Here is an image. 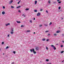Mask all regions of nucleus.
I'll return each mask as SVG.
<instances>
[{
    "instance_id": "obj_52",
    "label": "nucleus",
    "mask_w": 64,
    "mask_h": 64,
    "mask_svg": "<svg viewBox=\"0 0 64 64\" xmlns=\"http://www.w3.org/2000/svg\"><path fill=\"white\" fill-rule=\"evenodd\" d=\"M51 64V63H50L49 64Z\"/></svg>"
},
{
    "instance_id": "obj_10",
    "label": "nucleus",
    "mask_w": 64,
    "mask_h": 64,
    "mask_svg": "<svg viewBox=\"0 0 64 64\" xmlns=\"http://www.w3.org/2000/svg\"><path fill=\"white\" fill-rule=\"evenodd\" d=\"M10 23H8V24H6V26H7L8 25H10Z\"/></svg>"
},
{
    "instance_id": "obj_26",
    "label": "nucleus",
    "mask_w": 64,
    "mask_h": 64,
    "mask_svg": "<svg viewBox=\"0 0 64 64\" xmlns=\"http://www.w3.org/2000/svg\"><path fill=\"white\" fill-rule=\"evenodd\" d=\"M44 26H47L48 25L46 24H44Z\"/></svg>"
},
{
    "instance_id": "obj_1",
    "label": "nucleus",
    "mask_w": 64,
    "mask_h": 64,
    "mask_svg": "<svg viewBox=\"0 0 64 64\" xmlns=\"http://www.w3.org/2000/svg\"><path fill=\"white\" fill-rule=\"evenodd\" d=\"M30 51L31 52H33L34 54H36V52H35V50H34V48H33L32 50H30Z\"/></svg>"
},
{
    "instance_id": "obj_17",
    "label": "nucleus",
    "mask_w": 64,
    "mask_h": 64,
    "mask_svg": "<svg viewBox=\"0 0 64 64\" xmlns=\"http://www.w3.org/2000/svg\"><path fill=\"white\" fill-rule=\"evenodd\" d=\"M52 24V22H50L49 24V25L50 26Z\"/></svg>"
},
{
    "instance_id": "obj_19",
    "label": "nucleus",
    "mask_w": 64,
    "mask_h": 64,
    "mask_svg": "<svg viewBox=\"0 0 64 64\" xmlns=\"http://www.w3.org/2000/svg\"><path fill=\"white\" fill-rule=\"evenodd\" d=\"M49 4H50V1L49 0L48 1Z\"/></svg>"
},
{
    "instance_id": "obj_44",
    "label": "nucleus",
    "mask_w": 64,
    "mask_h": 64,
    "mask_svg": "<svg viewBox=\"0 0 64 64\" xmlns=\"http://www.w3.org/2000/svg\"><path fill=\"white\" fill-rule=\"evenodd\" d=\"M9 36H10V35H8V37H9Z\"/></svg>"
},
{
    "instance_id": "obj_29",
    "label": "nucleus",
    "mask_w": 64,
    "mask_h": 64,
    "mask_svg": "<svg viewBox=\"0 0 64 64\" xmlns=\"http://www.w3.org/2000/svg\"><path fill=\"white\" fill-rule=\"evenodd\" d=\"M42 26V24H40V27H41Z\"/></svg>"
},
{
    "instance_id": "obj_43",
    "label": "nucleus",
    "mask_w": 64,
    "mask_h": 64,
    "mask_svg": "<svg viewBox=\"0 0 64 64\" xmlns=\"http://www.w3.org/2000/svg\"><path fill=\"white\" fill-rule=\"evenodd\" d=\"M46 13H48V12L47 10H46Z\"/></svg>"
},
{
    "instance_id": "obj_21",
    "label": "nucleus",
    "mask_w": 64,
    "mask_h": 64,
    "mask_svg": "<svg viewBox=\"0 0 64 64\" xmlns=\"http://www.w3.org/2000/svg\"><path fill=\"white\" fill-rule=\"evenodd\" d=\"M8 48H9V47L8 46H7L6 48V49H8Z\"/></svg>"
},
{
    "instance_id": "obj_13",
    "label": "nucleus",
    "mask_w": 64,
    "mask_h": 64,
    "mask_svg": "<svg viewBox=\"0 0 64 64\" xmlns=\"http://www.w3.org/2000/svg\"><path fill=\"white\" fill-rule=\"evenodd\" d=\"M35 12H37V10H34Z\"/></svg>"
},
{
    "instance_id": "obj_53",
    "label": "nucleus",
    "mask_w": 64,
    "mask_h": 64,
    "mask_svg": "<svg viewBox=\"0 0 64 64\" xmlns=\"http://www.w3.org/2000/svg\"><path fill=\"white\" fill-rule=\"evenodd\" d=\"M20 2H21V0L20 1L18 2L20 3Z\"/></svg>"
},
{
    "instance_id": "obj_28",
    "label": "nucleus",
    "mask_w": 64,
    "mask_h": 64,
    "mask_svg": "<svg viewBox=\"0 0 64 64\" xmlns=\"http://www.w3.org/2000/svg\"><path fill=\"white\" fill-rule=\"evenodd\" d=\"M61 8V7H58V9L59 10H60V8Z\"/></svg>"
},
{
    "instance_id": "obj_22",
    "label": "nucleus",
    "mask_w": 64,
    "mask_h": 64,
    "mask_svg": "<svg viewBox=\"0 0 64 64\" xmlns=\"http://www.w3.org/2000/svg\"><path fill=\"white\" fill-rule=\"evenodd\" d=\"M11 8H14V7L12 6H11Z\"/></svg>"
},
{
    "instance_id": "obj_59",
    "label": "nucleus",
    "mask_w": 64,
    "mask_h": 64,
    "mask_svg": "<svg viewBox=\"0 0 64 64\" xmlns=\"http://www.w3.org/2000/svg\"><path fill=\"white\" fill-rule=\"evenodd\" d=\"M40 62H41V61H40Z\"/></svg>"
},
{
    "instance_id": "obj_51",
    "label": "nucleus",
    "mask_w": 64,
    "mask_h": 64,
    "mask_svg": "<svg viewBox=\"0 0 64 64\" xmlns=\"http://www.w3.org/2000/svg\"><path fill=\"white\" fill-rule=\"evenodd\" d=\"M34 34H35V32H34Z\"/></svg>"
},
{
    "instance_id": "obj_4",
    "label": "nucleus",
    "mask_w": 64,
    "mask_h": 64,
    "mask_svg": "<svg viewBox=\"0 0 64 64\" xmlns=\"http://www.w3.org/2000/svg\"><path fill=\"white\" fill-rule=\"evenodd\" d=\"M40 15H41V14L39 12H38L37 13V16H40Z\"/></svg>"
},
{
    "instance_id": "obj_7",
    "label": "nucleus",
    "mask_w": 64,
    "mask_h": 64,
    "mask_svg": "<svg viewBox=\"0 0 64 64\" xmlns=\"http://www.w3.org/2000/svg\"><path fill=\"white\" fill-rule=\"evenodd\" d=\"M22 16H24V17H25L26 16L24 14H22Z\"/></svg>"
},
{
    "instance_id": "obj_32",
    "label": "nucleus",
    "mask_w": 64,
    "mask_h": 64,
    "mask_svg": "<svg viewBox=\"0 0 64 64\" xmlns=\"http://www.w3.org/2000/svg\"><path fill=\"white\" fill-rule=\"evenodd\" d=\"M50 34H48V36H50Z\"/></svg>"
},
{
    "instance_id": "obj_8",
    "label": "nucleus",
    "mask_w": 64,
    "mask_h": 64,
    "mask_svg": "<svg viewBox=\"0 0 64 64\" xmlns=\"http://www.w3.org/2000/svg\"><path fill=\"white\" fill-rule=\"evenodd\" d=\"M60 31H59V30H58V31H56V32L57 33H60Z\"/></svg>"
},
{
    "instance_id": "obj_42",
    "label": "nucleus",
    "mask_w": 64,
    "mask_h": 64,
    "mask_svg": "<svg viewBox=\"0 0 64 64\" xmlns=\"http://www.w3.org/2000/svg\"><path fill=\"white\" fill-rule=\"evenodd\" d=\"M42 10H43L42 9H40V11H42Z\"/></svg>"
},
{
    "instance_id": "obj_12",
    "label": "nucleus",
    "mask_w": 64,
    "mask_h": 64,
    "mask_svg": "<svg viewBox=\"0 0 64 64\" xmlns=\"http://www.w3.org/2000/svg\"><path fill=\"white\" fill-rule=\"evenodd\" d=\"M37 1L36 0L35 1V4H37Z\"/></svg>"
},
{
    "instance_id": "obj_30",
    "label": "nucleus",
    "mask_w": 64,
    "mask_h": 64,
    "mask_svg": "<svg viewBox=\"0 0 64 64\" xmlns=\"http://www.w3.org/2000/svg\"><path fill=\"white\" fill-rule=\"evenodd\" d=\"M49 31L48 30V31H46L45 32L46 33L47 32H49Z\"/></svg>"
},
{
    "instance_id": "obj_41",
    "label": "nucleus",
    "mask_w": 64,
    "mask_h": 64,
    "mask_svg": "<svg viewBox=\"0 0 64 64\" xmlns=\"http://www.w3.org/2000/svg\"><path fill=\"white\" fill-rule=\"evenodd\" d=\"M56 3V2H53V4H55Z\"/></svg>"
},
{
    "instance_id": "obj_27",
    "label": "nucleus",
    "mask_w": 64,
    "mask_h": 64,
    "mask_svg": "<svg viewBox=\"0 0 64 64\" xmlns=\"http://www.w3.org/2000/svg\"><path fill=\"white\" fill-rule=\"evenodd\" d=\"M63 52H64V51H62V52H61V53H63Z\"/></svg>"
},
{
    "instance_id": "obj_57",
    "label": "nucleus",
    "mask_w": 64,
    "mask_h": 64,
    "mask_svg": "<svg viewBox=\"0 0 64 64\" xmlns=\"http://www.w3.org/2000/svg\"><path fill=\"white\" fill-rule=\"evenodd\" d=\"M31 55H33V54H31Z\"/></svg>"
},
{
    "instance_id": "obj_58",
    "label": "nucleus",
    "mask_w": 64,
    "mask_h": 64,
    "mask_svg": "<svg viewBox=\"0 0 64 64\" xmlns=\"http://www.w3.org/2000/svg\"><path fill=\"white\" fill-rule=\"evenodd\" d=\"M63 62V61H62V62Z\"/></svg>"
},
{
    "instance_id": "obj_50",
    "label": "nucleus",
    "mask_w": 64,
    "mask_h": 64,
    "mask_svg": "<svg viewBox=\"0 0 64 64\" xmlns=\"http://www.w3.org/2000/svg\"><path fill=\"white\" fill-rule=\"evenodd\" d=\"M63 18H62V20H63Z\"/></svg>"
},
{
    "instance_id": "obj_11",
    "label": "nucleus",
    "mask_w": 64,
    "mask_h": 64,
    "mask_svg": "<svg viewBox=\"0 0 64 64\" xmlns=\"http://www.w3.org/2000/svg\"><path fill=\"white\" fill-rule=\"evenodd\" d=\"M16 22H17L18 23H21L20 21H16Z\"/></svg>"
},
{
    "instance_id": "obj_18",
    "label": "nucleus",
    "mask_w": 64,
    "mask_h": 64,
    "mask_svg": "<svg viewBox=\"0 0 64 64\" xmlns=\"http://www.w3.org/2000/svg\"><path fill=\"white\" fill-rule=\"evenodd\" d=\"M30 30H27V32H30Z\"/></svg>"
},
{
    "instance_id": "obj_56",
    "label": "nucleus",
    "mask_w": 64,
    "mask_h": 64,
    "mask_svg": "<svg viewBox=\"0 0 64 64\" xmlns=\"http://www.w3.org/2000/svg\"><path fill=\"white\" fill-rule=\"evenodd\" d=\"M1 48H0V51H1Z\"/></svg>"
},
{
    "instance_id": "obj_9",
    "label": "nucleus",
    "mask_w": 64,
    "mask_h": 64,
    "mask_svg": "<svg viewBox=\"0 0 64 64\" xmlns=\"http://www.w3.org/2000/svg\"><path fill=\"white\" fill-rule=\"evenodd\" d=\"M29 10V8H26L25 9V10L26 11Z\"/></svg>"
},
{
    "instance_id": "obj_39",
    "label": "nucleus",
    "mask_w": 64,
    "mask_h": 64,
    "mask_svg": "<svg viewBox=\"0 0 64 64\" xmlns=\"http://www.w3.org/2000/svg\"><path fill=\"white\" fill-rule=\"evenodd\" d=\"M46 61H49V60L48 59H46Z\"/></svg>"
},
{
    "instance_id": "obj_3",
    "label": "nucleus",
    "mask_w": 64,
    "mask_h": 64,
    "mask_svg": "<svg viewBox=\"0 0 64 64\" xmlns=\"http://www.w3.org/2000/svg\"><path fill=\"white\" fill-rule=\"evenodd\" d=\"M35 50H39V48H38V46H36V47Z\"/></svg>"
},
{
    "instance_id": "obj_34",
    "label": "nucleus",
    "mask_w": 64,
    "mask_h": 64,
    "mask_svg": "<svg viewBox=\"0 0 64 64\" xmlns=\"http://www.w3.org/2000/svg\"><path fill=\"white\" fill-rule=\"evenodd\" d=\"M3 9H5V6H3Z\"/></svg>"
},
{
    "instance_id": "obj_60",
    "label": "nucleus",
    "mask_w": 64,
    "mask_h": 64,
    "mask_svg": "<svg viewBox=\"0 0 64 64\" xmlns=\"http://www.w3.org/2000/svg\"><path fill=\"white\" fill-rule=\"evenodd\" d=\"M57 45H58V44H57Z\"/></svg>"
},
{
    "instance_id": "obj_5",
    "label": "nucleus",
    "mask_w": 64,
    "mask_h": 64,
    "mask_svg": "<svg viewBox=\"0 0 64 64\" xmlns=\"http://www.w3.org/2000/svg\"><path fill=\"white\" fill-rule=\"evenodd\" d=\"M13 2V0H11L10 1V2L9 3V4H11V3H12Z\"/></svg>"
},
{
    "instance_id": "obj_25",
    "label": "nucleus",
    "mask_w": 64,
    "mask_h": 64,
    "mask_svg": "<svg viewBox=\"0 0 64 64\" xmlns=\"http://www.w3.org/2000/svg\"><path fill=\"white\" fill-rule=\"evenodd\" d=\"M60 46L61 47H63V45H62L61 46Z\"/></svg>"
},
{
    "instance_id": "obj_16",
    "label": "nucleus",
    "mask_w": 64,
    "mask_h": 64,
    "mask_svg": "<svg viewBox=\"0 0 64 64\" xmlns=\"http://www.w3.org/2000/svg\"><path fill=\"white\" fill-rule=\"evenodd\" d=\"M54 36H57V35H56V34H54Z\"/></svg>"
},
{
    "instance_id": "obj_2",
    "label": "nucleus",
    "mask_w": 64,
    "mask_h": 64,
    "mask_svg": "<svg viewBox=\"0 0 64 64\" xmlns=\"http://www.w3.org/2000/svg\"><path fill=\"white\" fill-rule=\"evenodd\" d=\"M51 47H52L53 48L54 50H56V48H55V47L54 46H53V45H51Z\"/></svg>"
},
{
    "instance_id": "obj_46",
    "label": "nucleus",
    "mask_w": 64,
    "mask_h": 64,
    "mask_svg": "<svg viewBox=\"0 0 64 64\" xmlns=\"http://www.w3.org/2000/svg\"><path fill=\"white\" fill-rule=\"evenodd\" d=\"M35 20V18H34V20Z\"/></svg>"
},
{
    "instance_id": "obj_54",
    "label": "nucleus",
    "mask_w": 64,
    "mask_h": 64,
    "mask_svg": "<svg viewBox=\"0 0 64 64\" xmlns=\"http://www.w3.org/2000/svg\"><path fill=\"white\" fill-rule=\"evenodd\" d=\"M62 42H63V43H64V41H62Z\"/></svg>"
},
{
    "instance_id": "obj_20",
    "label": "nucleus",
    "mask_w": 64,
    "mask_h": 64,
    "mask_svg": "<svg viewBox=\"0 0 64 64\" xmlns=\"http://www.w3.org/2000/svg\"><path fill=\"white\" fill-rule=\"evenodd\" d=\"M4 42H2V45H3V44H4Z\"/></svg>"
},
{
    "instance_id": "obj_24",
    "label": "nucleus",
    "mask_w": 64,
    "mask_h": 64,
    "mask_svg": "<svg viewBox=\"0 0 64 64\" xmlns=\"http://www.w3.org/2000/svg\"><path fill=\"white\" fill-rule=\"evenodd\" d=\"M46 49L47 50H48V48H47V46H46Z\"/></svg>"
},
{
    "instance_id": "obj_37",
    "label": "nucleus",
    "mask_w": 64,
    "mask_h": 64,
    "mask_svg": "<svg viewBox=\"0 0 64 64\" xmlns=\"http://www.w3.org/2000/svg\"><path fill=\"white\" fill-rule=\"evenodd\" d=\"M18 12H19L20 13H21V11H20V10H18Z\"/></svg>"
},
{
    "instance_id": "obj_6",
    "label": "nucleus",
    "mask_w": 64,
    "mask_h": 64,
    "mask_svg": "<svg viewBox=\"0 0 64 64\" xmlns=\"http://www.w3.org/2000/svg\"><path fill=\"white\" fill-rule=\"evenodd\" d=\"M5 12L4 11L2 12V15H4V14H5Z\"/></svg>"
},
{
    "instance_id": "obj_38",
    "label": "nucleus",
    "mask_w": 64,
    "mask_h": 64,
    "mask_svg": "<svg viewBox=\"0 0 64 64\" xmlns=\"http://www.w3.org/2000/svg\"><path fill=\"white\" fill-rule=\"evenodd\" d=\"M49 40V39H47L46 40V41H47V42H48V40Z\"/></svg>"
},
{
    "instance_id": "obj_48",
    "label": "nucleus",
    "mask_w": 64,
    "mask_h": 64,
    "mask_svg": "<svg viewBox=\"0 0 64 64\" xmlns=\"http://www.w3.org/2000/svg\"><path fill=\"white\" fill-rule=\"evenodd\" d=\"M19 2H18V4H19Z\"/></svg>"
},
{
    "instance_id": "obj_14",
    "label": "nucleus",
    "mask_w": 64,
    "mask_h": 64,
    "mask_svg": "<svg viewBox=\"0 0 64 64\" xmlns=\"http://www.w3.org/2000/svg\"><path fill=\"white\" fill-rule=\"evenodd\" d=\"M42 40L43 41H45V38L42 39Z\"/></svg>"
},
{
    "instance_id": "obj_49",
    "label": "nucleus",
    "mask_w": 64,
    "mask_h": 64,
    "mask_svg": "<svg viewBox=\"0 0 64 64\" xmlns=\"http://www.w3.org/2000/svg\"><path fill=\"white\" fill-rule=\"evenodd\" d=\"M62 36H64V34H62Z\"/></svg>"
},
{
    "instance_id": "obj_31",
    "label": "nucleus",
    "mask_w": 64,
    "mask_h": 64,
    "mask_svg": "<svg viewBox=\"0 0 64 64\" xmlns=\"http://www.w3.org/2000/svg\"><path fill=\"white\" fill-rule=\"evenodd\" d=\"M11 34H13V32H11Z\"/></svg>"
},
{
    "instance_id": "obj_55",
    "label": "nucleus",
    "mask_w": 64,
    "mask_h": 64,
    "mask_svg": "<svg viewBox=\"0 0 64 64\" xmlns=\"http://www.w3.org/2000/svg\"><path fill=\"white\" fill-rule=\"evenodd\" d=\"M4 54H5L4 53L3 54V55H4Z\"/></svg>"
},
{
    "instance_id": "obj_35",
    "label": "nucleus",
    "mask_w": 64,
    "mask_h": 64,
    "mask_svg": "<svg viewBox=\"0 0 64 64\" xmlns=\"http://www.w3.org/2000/svg\"><path fill=\"white\" fill-rule=\"evenodd\" d=\"M61 3V2H58V3L60 4V3Z\"/></svg>"
},
{
    "instance_id": "obj_45",
    "label": "nucleus",
    "mask_w": 64,
    "mask_h": 64,
    "mask_svg": "<svg viewBox=\"0 0 64 64\" xmlns=\"http://www.w3.org/2000/svg\"><path fill=\"white\" fill-rule=\"evenodd\" d=\"M23 25H22L21 26V27H23Z\"/></svg>"
},
{
    "instance_id": "obj_23",
    "label": "nucleus",
    "mask_w": 64,
    "mask_h": 64,
    "mask_svg": "<svg viewBox=\"0 0 64 64\" xmlns=\"http://www.w3.org/2000/svg\"><path fill=\"white\" fill-rule=\"evenodd\" d=\"M14 30H13V28H12V32H13V31Z\"/></svg>"
},
{
    "instance_id": "obj_47",
    "label": "nucleus",
    "mask_w": 64,
    "mask_h": 64,
    "mask_svg": "<svg viewBox=\"0 0 64 64\" xmlns=\"http://www.w3.org/2000/svg\"><path fill=\"white\" fill-rule=\"evenodd\" d=\"M57 1L58 2H59V0H57Z\"/></svg>"
},
{
    "instance_id": "obj_36",
    "label": "nucleus",
    "mask_w": 64,
    "mask_h": 64,
    "mask_svg": "<svg viewBox=\"0 0 64 64\" xmlns=\"http://www.w3.org/2000/svg\"><path fill=\"white\" fill-rule=\"evenodd\" d=\"M15 52H16L15 51H13V53H14V54H15Z\"/></svg>"
},
{
    "instance_id": "obj_40",
    "label": "nucleus",
    "mask_w": 64,
    "mask_h": 64,
    "mask_svg": "<svg viewBox=\"0 0 64 64\" xmlns=\"http://www.w3.org/2000/svg\"><path fill=\"white\" fill-rule=\"evenodd\" d=\"M14 62H13L12 63V64H14Z\"/></svg>"
},
{
    "instance_id": "obj_15",
    "label": "nucleus",
    "mask_w": 64,
    "mask_h": 64,
    "mask_svg": "<svg viewBox=\"0 0 64 64\" xmlns=\"http://www.w3.org/2000/svg\"><path fill=\"white\" fill-rule=\"evenodd\" d=\"M20 7H21V6H18L17 7V8H20Z\"/></svg>"
},
{
    "instance_id": "obj_33",
    "label": "nucleus",
    "mask_w": 64,
    "mask_h": 64,
    "mask_svg": "<svg viewBox=\"0 0 64 64\" xmlns=\"http://www.w3.org/2000/svg\"><path fill=\"white\" fill-rule=\"evenodd\" d=\"M30 23H32V20H30Z\"/></svg>"
}]
</instances>
